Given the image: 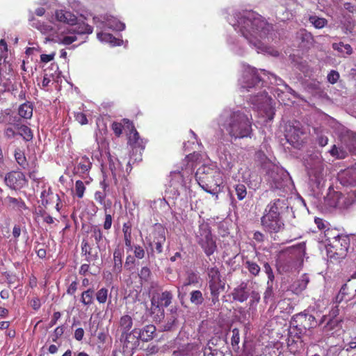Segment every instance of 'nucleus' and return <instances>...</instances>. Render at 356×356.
Wrapping results in <instances>:
<instances>
[{"mask_svg": "<svg viewBox=\"0 0 356 356\" xmlns=\"http://www.w3.org/2000/svg\"><path fill=\"white\" fill-rule=\"evenodd\" d=\"M327 202L330 207L343 209L348 208L353 203V200L341 193L335 192Z\"/></svg>", "mask_w": 356, "mask_h": 356, "instance_id": "4468645a", "label": "nucleus"}, {"mask_svg": "<svg viewBox=\"0 0 356 356\" xmlns=\"http://www.w3.org/2000/svg\"><path fill=\"white\" fill-rule=\"evenodd\" d=\"M33 104L31 102H26L21 104L18 108L19 118L29 120L33 116Z\"/></svg>", "mask_w": 356, "mask_h": 356, "instance_id": "cd10ccee", "label": "nucleus"}, {"mask_svg": "<svg viewBox=\"0 0 356 356\" xmlns=\"http://www.w3.org/2000/svg\"><path fill=\"white\" fill-rule=\"evenodd\" d=\"M323 325L321 330L326 336H332L341 330V321L335 318H328L324 315L318 323Z\"/></svg>", "mask_w": 356, "mask_h": 356, "instance_id": "ddd939ff", "label": "nucleus"}, {"mask_svg": "<svg viewBox=\"0 0 356 356\" xmlns=\"http://www.w3.org/2000/svg\"><path fill=\"white\" fill-rule=\"evenodd\" d=\"M268 93L266 92H259L257 95L252 97L250 98V102L253 104L257 109H261L264 104L268 100Z\"/></svg>", "mask_w": 356, "mask_h": 356, "instance_id": "72a5a7b5", "label": "nucleus"}, {"mask_svg": "<svg viewBox=\"0 0 356 356\" xmlns=\"http://www.w3.org/2000/svg\"><path fill=\"white\" fill-rule=\"evenodd\" d=\"M122 122L126 125L127 128L130 130L129 136V144L140 152L145 149V143L143 139L139 136L138 132L136 129L134 123L129 119L124 118Z\"/></svg>", "mask_w": 356, "mask_h": 356, "instance_id": "f8f14e48", "label": "nucleus"}, {"mask_svg": "<svg viewBox=\"0 0 356 356\" xmlns=\"http://www.w3.org/2000/svg\"><path fill=\"white\" fill-rule=\"evenodd\" d=\"M71 27L68 29L69 33L83 35L90 34L93 31V28L90 25L86 24L84 22H77V20L74 22V24H70Z\"/></svg>", "mask_w": 356, "mask_h": 356, "instance_id": "4be33fe9", "label": "nucleus"}, {"mask_svg": "<svg viewBox=\"0 0 356 356\" xmlns=\"http://www.w3.org/2000/svg\"><path fill=\"white\" fill-rule=\"evenodd\" d=\"M247 268L250 273L254 275H257L260 272V267L257 264L252 261L246 262Z\"/></svg>", "mask_w": 356, "mask_h": 356, "instance_id": "603ef678", "label": "nucleus"}, {"mask_svg": "<svg viewBox=\"0 0 356 356\" xmlns=\"http://www.w3.org/2000/svg\"><path fill=\"white\" fill-rule=\"evenodd\" d=\"M309 282V278L307 275L304 274L299 279L294 281L290 286V290L295 294L302 293Z\"/></svg>", "mask_w": 356, "mask_h": 356, "instance_id": "b1692460", "label": "nucleus"}, {"mask_svg": "<svg viewBox=\"0 0 356 356\" xmlns=\"http://www.w3.org/2000/svg\"><path fill=\"white\" fill-rule=\"evenodd\" d=\"M235 191L238 200H243L247 195V189L244 184H238L235 186Z\"/></svg>", "mask_w": 356, "mask_h": 356, "instance_id": "c03bdc74", "label": "nucleus"}, {"mask_svg": "<svg viewBox=\"0 0 356 356\" xmlns=\"http://www.w3.org/2000/svg\"><path fill=\"white\" fill-rule=\"evenodd\" d=\"M82 252L84 253L86 255H88L87 257V260L88 261H93V260H95L96 258H97V255H92L91 253H90V246L88 245V244L85 242V241H83L82 242Z\"/></svg>", "mask_w": 356, "mask_h": 356, "instance_id": "8fccbe9b", "label": "nucleus"}, {"mask_svg": "<svg viewBox=\"0 0 356 356\" xmlns=\"http://www.w3.org/2000/svg\"><path fill=\"white\" fill-rule=\"evenodd\" d=\"M132 326L133 320L130 316L124 315L120 318L118 330L120 332L121 335L129 334Z\"/></svg>", "mask_w": 356, "mask_h": 356, "instance_id": "a878e982", "label": "nucleus"}, {"mask_svg": "<svg viewBox=\"0 0 356 356\" xmlns=\"http://www.w3.org/2000/svg\"><path fill=\"white\" fill-rule=\"evenodd\" d=\"M56 17L59 22L68 24H74V22L77 19L76 17L70 12H65L62 10L56 12Z\"/></svg>", "mask_w": 356, "mask_h": 356, "instance_id": "7c9ffc66", "label": "nucleus"}, {"mask_svg": "<svg viewBox=\"0 0 356 356\" xmlns=\"http://www.w3.org/2000/svg\"><path fill=\"white\" fill-rule=\"evenodd\" d=\"M190 300L195 305H201L204 300L202 292L199 290L192 291L191 293Z\"/></svg>", "mask_w": 356, "mask_h": 356, "instance_id": "37998d69", "label": "nucleus"}, {"mask_svg": "<svg viewBox=\"0 0 356 356\" xmlns=\"http://www.w3.org/2000/svg\"><path fill=\"white\" fill-rule=\"evenodd\" d=\"M343 184L356 185V168L353 167L346 170L341 175Z\"/></svg>", "mask_w": 356, "mask_h": 356, "instance_id": "bb28decb", "label": "nucleus"}, {"mask_svg": "<svg viewBox=\"0 0 356 356\" xmlns=\"http://www.w3.org/2000/svg\"><path fill=\"white\" fill-rule=\"evenodd\" d=\"M306 134L301 124L295 121L286 126L285 138L286 141L293 147L300 149L305 142Z\"/></svg>", "mask_w": 356, "mask_h": 356, "instance_id": "39448f33", "label": "nucleus"}, {"mask_svg": "<svg viewBox=\"0 0 356 356\" xmlns=\"http://www.w3.org/2000/svg\"><path fill=\"white\" fill-rule=\"evenodd\" d=\"M318 228L319 230L325 229L324 231V236L326 240L334 239V241L337 240L339 237L341 235L337 233V230L334 229L330 228L327 225H330V224H317Z\"/></svg>", "mask_w": 356, "mask_h": 356, "instance_id": "2f4dec72", "label": "nucleus"}, {"mask_svg": "<svg viewBox=\"0 0 356 356\" xmlns=\"http://www.w3.org/2000/svg\"><path fill=\"white\" fill-rule=\"evenodd\" d=\"M332 48L341 53H346L348 55H350L353 53V49L349 44H344L342 42L339 43H333Z\"/></svg>", "mask_w": 356, "mask_h": 356, "instance_id": "58836bf2", "label": "nucleus"}, {"mask_svg": "<svg viewBox=\"0 0 356 356\" xmlns=\"http://www.w3.org/2000/svg\"><path fill=\"white\" fill-rule=\"evenodd\" d=\"M78 282L76 281H73L70 286L67 287V293L69 295H74L75 292L77 290Z\"/></svg>", "mask_w": 356, "mask_h": 356, "instance_id": "69168bd1", "label": "nucleus"}, {"mask_svg": "<svg viewBox=\"0 0 356 356\" xmlns=\"http://www.w3.org/2000/svg\"><path fill=\"white\" fill-rule=\"evenodd\" d=\"M30 21L33 22L31 26L39 30L42 33H48L53 30V28L51 25L45 24L44 23L40 22L39 21H36L33 16L31 17Z\"/></svg>", "mask_w": 356, "mask_h": 356, "instance_id": "f704fd0d", "label": "nucleus"}, {"mask_svg": "<svg viewBox=\"0 0 356 356\" xmlns=\"http://www.w3.org/2000/svg\"><path fill=\"white\" fill-rule=\"evenodd\" d=\"M250 307H252L254 305H257L260 300V295L259 293H257L256 291H252L250 293Z\"/></svg>", "mask_w": 356, "mask_h": 356, "instance_id": "bf43d9fd", "label": "nucleus"}, {"mask_svg": "<svg viewBox=\"0 0 356 356\" xmlns=\"http://www.w3.org/2000/svg\"><path fill=\"white\" fill-rule=\"evenodd\" d=\"M108 290L106 288L100 289L96 293V299L100 304H104L107 301Z\"/></svg>", "mask_w": 356, "mask_h": 356, "instance_id": "49530a36", "label": "nucleus"}, {"mask_svg": "<svg viewBox=\"0 0 356 356\" xmlns=\"http://www.w3.org/2000/svg\"><path fill=\"white\" fill-rule=\"evenodd\" d=\"M86 191V186L83 182L81 180H77L75 183L74 193L75 195L79 198L81 199L83 197Z\"/></svg>", "mask_w": 356, "mask_h": 356, "instance_id": "a18cd8bd", "label": "nucleus"}, {"mask_svg": "<svg viewBox=\"0 0 356 356\" xmlns=\"http://www.w3.org/2000/svg\"><path fill=\"white\" fill-rule=\"evenodd\" d=\"M165 241V236L164 230H162L161 233L159 234L158 238H156V250L158 253H161L163 251V244Z\"/></svg>", "mask_w": 356, "mask_h": 356, "instance_id": "de8ad7c7", "label": "nucleus"}, {"mask_svg": "<svg viewBox=\"0 0 356 356\" xmlns=\"http://www.w3.org/2000/svg\"><path fill=\"white\" fill-rule=\"evenodd\" d=\"M309 21L316 29H322L327 23V21L325 18L318 17L317 16H310L309 18Z\"/></svg>", "mask_w": 356, "mask_h": 356, "instance_id": "a19ab883", "label": "nucleus"}, {"mask_svg": "<svg viewBox=\"0 0 356 356\" xmlns=\"http://www.w3.org/2000/svg\"><path fill=\"white\" fill-rule=\"evenodd\" d=\"M134 252L135 257L140 259H143L145 254L144 249L140 245H135L134 247Z\"/></svg>", "mask_w": 356, "mask_h": 356, "instance_id": "052dcab7", "label": "nucleus"}, {"mask_svg": "<svg viewBox=\"0 0 356 356\" xmlns=\"http://www.w3.org/2000/svg\"><path fill=\"white\" fill-rule=\"evenodd\" d=\"M3 134L6 138L13 139L17 136H20L25 141H31L33 138V134L31 128L22 122L19 117H14L12 121H9L4 129Z\"/></svg>", "mask_w": 356, "mask_h": 356, "instance_id": "20e7f679", "label": "nucleus"}, {"mask_svg": "<svg viewBox=\"0 0 356 356\" xmlns=\"http://www.w3.org/2000/svg\"><path fill=\"white\" fill-rule=\"evenodd\" d=\"M195 179L200 186L207 193L218 195L223 183L220 170L215 165H202L196 173Z\"/></svg>", "mask_w": 356, "mask_h": 356, "instance_id": "7ed1b4c3", "label": "nucleus"}, {"mask_svg": "<svg viewBox=\"0 0 356 356\" xmlns=\"http://www.w3.org/2000/svg\"><path fill=\"white\" fill-rule=\"evenodd\" d=\"M262 80L259 76L255 68L246 69L242 77L241 88L250 91L252 88H260L262 86Z\"/></svg>", "mask_w": 356, "mask_h": 356, "instance_id": "9d476101", "label": "nucleus"}, {"mask_svg": "<svg viewBox=\"0 0 356 356\" xmlns=\"http://www.w3.org/2000/svg\"><path fill=\"white\" fill-rule=\"evenodd\" d=\"M236 16L237 24L233 25L234 29H238L250 43L259 47L260 40L265 38L271 30V25L261 15L254 12L238 13Z\"/></svg>", "mask_w": 356, "mask_h": 356, "instance_id": "f257e3e1", "label": "nucleus"}, {"mask_svg": "<svg viewBox=\"0 0 356 356\" xmlns=\"http://www.w3.org/2000/svg\"><path fill=\"white\" fill-rule=\"evenodd\" d=\"M207 275L212 301L216 302L218 300L220 293L224 291L225 283L222 280L221 275L217 267L209 268Z\"/></svg>", "mask_w": 356, "mask_h": 356, "instance_id": "0eeeda50", "label": "nucleus"}, {"mask_svg": "<svg viewBox=\"0 0 356 356\" xmlns=\"http://www.w3.org/2000/svg\"><path fill=\"white\" fill-rule=\"evenodd\" d=\"M5 202L7 207L10 209L20 212L27 209L25 202L22 200V198H15L8 196L5 200Z\"/></svg>", "mask_w": 356, "mask_h": 356, "instance_id": "393cba45", "label": "nucleus"}, {"mask_svg": "<svg viewBox=\"0 0 356 356\" xmlns=\"http://www.w3.org/2000/svg\"><path fill=\"white\" fill-rule=\"evenodd\" d=\"M266 231L270 233L278 232L282 229L281 224H263Z\"/></svg>", "mask_w": 356, "mask_h": 356, "instance_id": "864d4df0", "label": "nucleus"}, {"mask_svg": "<svg viewBox=\"0 0 356 356\" xmlns=\"http://www.w3.org/2000/svg\"><path fill=\"white\" fill-rule=\"evenodd\" d=\"M200 155L198 153H193L186 156L184 160V163H186V168L184 169L181 167V170H175L173 172L179 174L181 177H188L192 175V172L195 166V163L199 159Z\"/></svg>", "mask_w": 356, "mask_h": 356, "instance_id": "a211bd4d", "label": "nucleus"}, {"mask_svg": "<svg viewBox=\"0 0 356 356\" xmlns=\"http://www.w3.org/2000/svg\"><path fill=\"white\" fill-rule=\"evenodd\" d=\"M350 241L346 236H341L334 241L333 245L327 249V255L330 259L340 260L343 259L348 252Z\"/></svg>", "mask_w": 356, "mask_h": 356, "instance_id": "6e6552de", "label": "nucleus"}, {"mask_svg": "<svg viewBox=\"0 0 356 356\" xmlns=\"http://www.w3.org/2000/svg\"><path fill=\"white\" fill-rule=\"evenodd\" d=\"M15 158L17 163L23 168L26 169L29 164L26 161L24 153L20 149H17L15 152Z\"/></svg>", "mask_w": 356, "mask_h": 356, "instance_id": "ea45409f", "label": "nucleus"}, {"mask_svg": "<svg viewBox=\"0 0 356 356\" xmlns=\"http://www.w3.org/2000/svg\"><path fill=\"white\" fill-rule=\"evenodd\" d=\"M280 202V200L277 199L268 204L265 213L261 218V222H278L281 220V213L278 207Z\"/></svg>", "mask_w": 356, "mask_h": 356, "instance_id": "2eb2a0df", "label": "nucleus"}, {"mask_svg": "<svg viewBox=\"0 0 356 356\" xmlns=\"http://www.w3.org/2000/svg\"><path fill=\"white\" fill-rule=\"evenodd\" d=\"M232 296L234 300L243 302L248 300L250 293L248 291V284L242 282L232 292Z\"/></svg>", "mask_w": 356, "mask_h": 356, "instance_id": "412c9836", "label": "nucleus"}, {"mask_svg": "<svg viewBox=\"0 0 356 356\" xmlns=\"http://www.w3.org/2000/svg\"><path fill=\"white\" fill-rule=\"evenodd\" d=\"M305 244L304 243H298L284 251L288 254L292 259H293V265L295 266L300 265L302 263L303 257L305 254Z\"/></svg>", "mask_w": 356, "mask_h": 356, "instance_id": "f3484780", "label": "nucleus"}, {"mask_svg": "<svg viewBox=\"0 0 356 356\" xmlns=\"http://www.w3.org/2000/svg\"><path fill=\"white\" fill-rule=\"evenodd\" d=\"M34 219L35 222H54L52 217L41 207L35 209Z\"/></svg>", "mask_w": 356, "mask_h": 356, "instance_id": "c85d7f7f", "label": "nucleus"}, {"mask_svg": "<svg viewBox=\"0 0 356 356\" xmlns=\"http://www.w3.org/2000/svg\"><path fill=\"white\" fill-rule=\"evenodd\" d=\"M172 299V293L170 291H164L161 294L154 296L152 298L151 302L153 307L163 309L171 304Z\"/></svg>", "mask_w": 356, "mask_h": 356, "instance_id": "6ab92c4d", "label": "nucleus"}, {"mask_svg": "<svg viewBox=\"0 0 356 356\" xmlns=\"http://www.w3.org/2000/svg\"><path fill=\"white\" fill-rule=\"evenodd\" d=\"M136 331V335L139 340L149 341L154 338L156 327L153 325H147L143 329H134Z\"/></svg>", "mask_w": 356, "mask_h": 356, "instance_id": "5701e85b", "label": "nucleus"}, {"mask_svg": "<svg viewBox=\"0 0 356 356\" xmlns=\"http://www.w3.org/2000/svg\"><path fill=\"white\" fill-rule=\"evenodd\" d=\"M4 182L11 189L20 190L27 185L28 179L22 172L13 170L6 175Z\"/></svg>", "mask_w": 356, "mask_h": 356, "instance_id": "1a4fd4ad", "label": "nucleus"}, {"mask_svg": "<svg viewBox=\"0 0 356 356\" xmlns=\"http://www.w3.org/2000/svg\"><path fill=\"white\" fill-rule=\"evenodd\" d=\"M339 79V74L338 72H337L335 70H332L327 74V80L332 84L337 83Z\"/></svg>", "mask_w": 356, "mask_h": 356, "instance_id": "13d9d810", "label": "nucleus"}, {"mask_svg": "<svg viewBox=\"0 0 356 356\" xmlns=\"http://www.w3.org/2000/svg\"><path fill=\"white\" fill-rule=\"evenodd\" d=\"M60 40V43L64 45H69L75 42L77 40L76 35H66L63 36Z\"/></svg>", "mask_w": 356, "mask_h": 356, "instance_id": "4d7b16f0", "label": "nucleus"}, {"mask_svg": "<svg viewBox=\"0 0 356 356\" xmlns=\"http://www.w3.org/2000/svg\"><path fill=\"white\" fill-rule=\"evenodd\" d=\"M120 342L123 353L127 356H131L139 346V339L136 330H131L129 334L120 335Z\"/></svg>", "mask_w": 356, "mask_h": 356, "instance_id": "9b49d317", "label": "nucleus"}, {"mask_svg": "<svg viewBox=\"0 0 356 356\" xmlns=\"http://www.w3.org/2000/svg\"><path fill=\"white\" fill-rule=\"evenodd\" d=\"M75 120L80 124L85 125L88 124V119L85 113L82 112H77L74 113Z\"/></svg>", "mask_w": 356, "mask_h": 356, "instance_id": "5fc2aeb1", "label": "nucleus"}, {"mask_svg": "<svg viewBox=\"0 0 356 356\" xmlns=\"http://www.w3.org/2000/svg\"><path fill=\"white\" fill-rule=\"evenodd\" d=\"M356 293V277H353L344 284L337 296V301L340 302L343 300L345 296H354Z\"/></svg>", "mask_w": 356, "mask_h": 356, "instance_id": "aec40b11", "label": "nucleus"}, {"mask_svg": "<svg viewBox=\"0 0 356 356\" xmlns=\"http://www.w3.org/2000/svg\"><path fill=\"white\" fill-rule=\"evenodd\" d=\"M330 155L335 159H342L346 157L348 155L347 152L343 148L338 147L335 145H334L331 149L329 151Z\"/></svg>", "mask_w": 356, "mask_h": 356, "instance_id": "4c0bfd02", "label": "nucleus"}, {"mask_svg": "<svg viewBox=\"0 0 356 356\" xmlns=\"http://www.w3.org/2000/svg\"><path fill=\"white\" fill-rule=\"evenodd\" d=\"M252 120L244 113L237 111H225L218 119V124L222 127L229 135L235 138L250 137L252 132Z\"/></svg>", "mask_w": 356, "mask_h": 356, "instance_id": "f03ea898", "label": "nucleus"}, {"mask_svg": "<svg viewBox=\"0 0 356 356\" xmlns=\"http://www.w3.org/2000/svg\"><path fill=\"white\" fill-rule=\"evenodd\" d=\"M218 351L216 349H211V347H205L204 349V356H216Z\"/></svg>", "mask_w": 356, "mask_h": 356, "instance_id": "338daca9", "label": "nucleus"}, {"mask_svg": "<svg viewBox=\"0 0 356 356\" xmlns=\"http://www.w3.org/2000/svg\"><path fill=\"white\" fill-rule=\"evenodd\" d=\"M97 38L102 41L112 42V39H113L114 38H113V35L111 33L100 32V33H97Z\"/></svg>", "mask_w": 356, "mask_h": 356, "instance_id": "e2e57ef3", "label": "nucleus"}, {"mask_svg": "<svg viewBox=\"0 0 356 356\" xmlns=\"http://www.w3.org/2000/svg\"><path fill=\"white\" fill-rule=\"evenodd\" d=\"M93 293H94V291L92 289H88V290L84 291L81 293L80 300L83 305L88 306V305H90L92 303Z\"/></svg>", "mask_w": 356, "mask_h": 356, "instance_id": "e433bc0d", "label": "nucleus"}, {"mask_svg": "<svg viewBox=\"0 0 356 356\" xmlns=\"http://www.w3.org/2000/svg\"><path fill=\"white\" fill-rule=\"evenodd\" d=\"M348 148L349 152L354 155H356V137L353 138V140L348 144Z\"/></svg>", "mask_w": 356, "mask_h": 356, "instance_id": "774afa93", "label": "nucleus"}, {"mask_svg": "<svg viewBox=\"0 0 356 356\" xmlns=\"http://www.w3.org/2000/svg\"><path fill=\"white\" fill-rule=\"evenodd\" d=\"M64 332V327L63 326L57 327L54 331L53 334V341L56 342L57 339L60 337Z\"/></svg>", "mask_w": 356, "mask_h": 356, "instance_id": "0e129e2a", "label": "nucleus"}, {"mask_svg": "<svg viewBox=\"0 0 356 356\" xmlns=\"http://www.w3.org/2000/svg\"><path fill=\"white\" fill-rule=\"evenodd\" d=\"M142 282H147L149 280L151 271L147 267H143L138 274Z\"/></svg>", "mask_w": 356, "mask_h": 356, "instance_id": "3c124183", "label": "nucleus"}, {"mask_svg": "<svg viewBox=\"0 0 356 356\" xmlns=\"http://www.w3.org/2000/svg\"><path fill=\"white\" fill-rule=\"evenodd\" d=\"M265 273L268 275V281L273 282L274 280V274L273 270L268 263H265L264 265ZM269 282H268V283Z\"/></svg>", "mask_w": 356, "mask_h": 356, "instance_id": "680f3d73", "label": "nucleus"}, {"mask_svg": "<svg viewBox=\"0 0 356 356\" xmlns=\"http://www.w3.org/2000/svg\"><path fill=\"white\" fill-rule=\"evenodd\" d=\"M40 195L41 203L43 206L56 204L57 211L60 210V200L58 194L54 193L49 186H44Z\"/></svg>", "mask_w": 356, "mask_h": 356, "instance_id": "dca6fc26", "label": "nucleus"}, {"mask_svg": "<svg viewBox=\"0 0 356 356\" xmlns=\"http://www.w3.org/2000/svg\"><path fill=\"white\" fill-rule=\"evenodd\" d=\"M197 234V242L207 256L213 254L216 250V241L211 233L209 224H200Z\"/></svg>", "mask_w": 356, "mask_h": 356, "instance_id": "423d86ee", "label": "nucleus"}, {"mask_svg": "<svg viewBox=\"0 0 356 356\" xmlns=\"http://www.w3.org/2000/svg\"><path fill=\"white\" fill-rule=\"evenodd\" d=\"M91 165L92 163L88 158L82 157L77 164L76 170L79 172L84 174L90 170Z\"/></svg>", "mask_w": 356, "mask_h": 356, "instance_id": "c9c22d12", "label": "nucleus"}, {"mask_svg": "<svg viewBox=\"0 0 356 356\" xmlns=\"http://www.w3.org/2000/svg\"><path fill=\"white\" fill-rule=\"evenodd\" d=\"M124 254V250L121 248H117L113 252L115 267L121 268L122 267V258Z\"/></svg>", "mask_w": 356, "mask_h": 356, "instance_id": "79ce46f5", "label": "nucleus"}, {"mask_svg": "<svg viewBox=\"0 0 356 356\" xmlns=\"http://www.w3.org/2000/svg\"><path fill=\"white\" fill-rule=\"evenodd\" d=\"M200 282V277L197 273L193 271H188L186 274V278L183 284L179 286V291H184L186 287L190 285L195 286Z\"/></svg>", "mask_w": 356, "mask_h": 356, "instance_id": "c756f323", "label": "nucleus"}, {"mask_svg": "<svg viewBox=\"0 0 356 356\" xmlns=\"http://www.w3.org/2000/svg\"><path fill=\"white\" fill-rule=\"evenodd\" d=\"M111 129L115 135L119 137L122 133L123 125L120 122H113L111 124Z\"/></svg>", "mask_w": 356, "mask_h": 356, "instance_id": "6e6d98bb", "label": "nucleus"}, {"mask_svg": "<svg viewBox=\"0 0 356 356\" xmlns=\"http://www.w3.org/2000/svg\"><path fill=\"white\" fill-rule=\"evenodd\" d=\"M232 336L231 338V344L234 348H238V343L240 341L239 330L237 328H234L232 330Z\"/></svg>", "mask_w": 356, "mask_h": 356, "instance_id": "09e8293b", "label": "nucleus"}, {"mask_svg": "<svg viewBox=\"0 0 356 356\" xmlns=\"http://www.w3.org/2000/svg\"><path fill=\"white\" fill-rule=\"evenodd\" d=\"M107 193L106 191H97L95 193V200L102 205L104 209H111L112 202L106 200Z\"/></svg>", "mask_w": 356, "mask_h": 356, "instance_id": "473e14b6", "label": "nucleus"}]
</instances>
